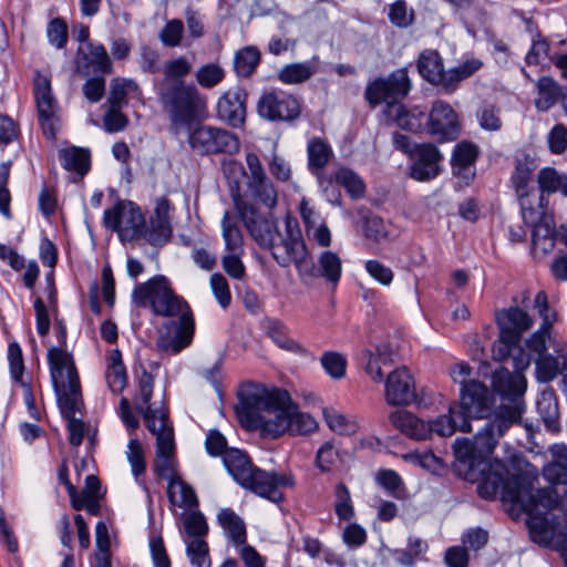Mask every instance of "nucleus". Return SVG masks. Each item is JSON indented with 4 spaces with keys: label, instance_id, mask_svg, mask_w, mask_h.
<instances>
[{
    "label": "nucleus",
    "instance_id": "1",
    "mask_svg": "<svg viewBox=\"0 0 567 567\" xmlns=\"http://www.w3.org/2000/svg\"><path fill=\"white\" fill-rule=\"evenodd\" d=\"M476 477L467 480L471 483H477V492L485 499H493L498 493L504 502H509L520 506L528 514L527 525L532 539H536L534 522L542 520L543 529L563 530L558 517L550 512L560 509V498L554 487H546L532 491L528 480L519 474H509L507 466L495 460L487 461V456L473 460V466Z\"/></svg>",
    "mask_w": 567,
    "mask_h": 567
},
{
    "label": "nucleus",
    "instance_id": "2",
    "mask_svg": "<svg viewBox=\"0 0 567 567\" xmlns=\"http://www.w3.org/2000/svg\"><path fill=\"white\" fill-rule=\"evenodd\" d=\"M512 374L507 369H498L493 373L494 390L503 396L511 399L509 404H501L495 411L494 417L478 430L474 440L456 439L453 444L455 455V472L464 480H474L475 472L471 470L473 460L491 455L498 440L514 424L520 421L523 413V395L526 381L516 372Z\"/></svg>",
    "mask_w": 567,
    "mask_h": 567
},
{
    "label": "nucleus",
    "instance_id": "3",
    "mask_svg": "<svg viewBox=\"0 0 567 567\" xmlns=\"http://www.w3.org/2000/svg\"><path fill=\"white\" fill-rule=\"evenodd\" d=\"M132 300L137 307H150L161 317L179 316L177 321L165 327V332L159 333L156 341L158 350L176 354L190 344L195 329L193 313L189 306L174 293L166 277L158 275L137 285Z\"/></svg>",
    "mask_w": 567,
    "mask_h": 567
},
{
    "label": "nucleus",
    "instance_id": "4",
    "mask_svg": "<svg viewBox=\"0 0 567 567\" xmlns=\"http://www.w3.org/2000/svg\"><path fill=\"white\" fill-rule=\"evenodd\" d=\"M190 72L192 64L185 56L168 60L163 68V78L156 85L158 101L175 135L189 128L207 112V97L195 84L184 80Z\"/></svg>",
    "mask_w": 567,
    "mask_h": 567
},
{
    "label": "nucleus",
    "instance_id": "5",
    "mask_svg": "<svg viewBox=\"0 0 567 567\" xmlns=\"http://www.w3.org/2000/svg\"><path fill=\"white\" fill-rule=\"evenodd\" d=\"M236 406L240 422L274 439L287 433L293 402L288 391L260 384H248L239 392Z\"/></svg>",
    "mask_w": 567,
    "mask_h": 567
},
{
    "label": "nucleus",
    "instance_id": "6",
    "mask_svg": "<svg viewBox=\"0 0 567 567\" xmlns=\"http://www.w3.org/2000/svg\"><path fill=\"white\" fill-rule=\"evenodd\" d=\"M136 384L134 406L142 414L147 430L156 436L155 473L171 483L177 477H174L175 442L173 426L168 423V413L162 408H152L154 377L145 368L137 377Z\"/></svg>",
    "mask_w": 567,
    "mask_h": 567
},
{
    "label": "nucleus",
    "instance_id": "7",
    "mask_svg": "<svg viewBox=\"0 0 567 567\" xmlns=\"http://www.w3.org/2000/svg\"><path fill=\"white\" fill-rule=\"evenodd\" d=\"M48 360L52 382L58 395L62 415L68 420L69 441L72 446H80L84 437V423L75 417L83 405L80 379L72 357L60 348H50Z\"/></svg>",
    "mask_w": 567,
    "mask_h": 567
},
{
    "label": "nucleus",
    "instance_id": "8",
    "mask_svg": "<svg viewBox=\"0 0 567 567\" xmlns=\"http://www.w3.org/2000/svg\"><path fill=\"white\" fill-rule=\"evenodd\" d=\"M223 462L240 486L272 503H280L284 499L281 489L293 485L291 475L260 470L238 449L226 450Z\"/></svg>",
    "mask_w": 567,
    "mask_h": 567
},
{
    "label": "nucleus",
    "instance_id": "9",
    "mask_svg": "<svg viewBox=\"0 0 567 567\" xmlns=\"http://www.w3.org/2000/svg\"><path fill=\"white\" fill-rule=\"evenodd\" d=\"M187 128L189 148L197 155L236 154L240 142L235 133L214 125H199ZM186 131L184 128L182 132Z\"/></svg>",
    "mask_w": 567,
    "mask_h": 567
},
{
    "label": "nucleus",
    "instance_id": "10",
    "mask_svg": "<svg viewBox=\"0 0 567 567\" xmlns=\"http://www.w3.org/2000/svg\"><path fill=\"white\" fill-rule=\"evenodd\" d=\"M103 224L107 229L115 231L122 241H132L140 239L145 218L136 204L118 200L104 212Z\"/></svg>",
    "mask_w": 567,
    "mask_h": 567
},
{
    "label": "nucleus",
    "instance_id": "11",
    "mask_svg": "<svg viewBox=\"0 0 567 567\" xmlns=\"http://www.w3.org/2000/svg\"><path fill=\"white\" fill-rule=\"evenodd\" d=\"M278 237L274 240V245L269 246L274 259L281 267L293 264L300 275L306 269L305 265L308 260V251L300 229L297 225L292 227L290 219H287L286 235L279 231Z\"/></svg>",
    "mask_w": 567,
    "mask_h": 567
},
{
    "label": "nucleus",
    "instance_id": "12",
    "mask_svg": "<svg viewBox=\"0 0 567 567\" xmlns=\"http://www.w3.org/2000/svg\"><path fill=\"white\" fill-rule=\"evenodd\" d=\"M231 197L236 210H259L264 207L269 210L278 203V190L270 177L252 182H245L243 189L237 186L231 189Z\"/></svg>",
    "mask_w": 567,
    "mask_h": 567
},
{
    "label": "nucleus",
    "instance_id": "13",
    "mask_svg": "<svg viewBox=\"0 0 567 567\" xmlns=\"http://www.w3.org/2000/svg\"><path fill=\"white\" fill-rule=\"evenodd\" d=\"M411 89L406 69H398L386 78H378L365 87L364 96L370 105L398 103Z\"/></svg>",
    "mask_w": 567,
    "mask_h": 567
},
{
    "label": "nucleus",
    "instance_id": "14",
    "mask_svg": "<svg viewBox=\"0 0 567 567\" xmlns=\"http://www.w3.org/2000/svg\"><path fill=\"white\" fill-rule=\"evenodd\" d=\"M262 118L271 122H292L300 116V100L281 90L265 91L257 103Z\"/></svg>",
    "mask_w": 567,
    "mask_h": 567
},
{
    "label": "nucleus",
    "instance_id": "15",
    "mask_svg": "<svg viewBox=\"0 0 567 567\" xmlns=\"http://www.w3.org/2000/svg\"><path fill=\"white\" fill-rule=\"evenodd\" d=\"M33 93L43 134L48 138H54L59 127L56 102L51 92L49 78L40 72H37L34 76Z\"/></svg>",
    "mask_w": 567,
    "mask_h": 567
},
{
    "label": "nucleus",
    "instance_id": "16",
    "mask_svg": "<svg viewBox=\"0 0 567 567\" xmlns=\"http://www.w3.org/2000/svg\"><path fill=\"white\" fill-rule=\"evenodd\" d=\"M410 159V176L417 182H429L441 174L444 156L434 144L421 143Z\"/></svg>",
    "mask_w": 567,
    "mask_h": 567
},
{
    "label": "nucleus",
    "instance_id": "17",
    "mask_svg": "<svg viewBox=\"0 0 567 567\" xmlns=\"http://www.w3.org/2000/svg\"><path fill=\"white\" fill-rule=\"evenodd\" d=\"M493 396L488 388L478 380H470L467 385L460 389L457 408L468 420L482 419L491 410Z\"/></svg>",
    "mask_w": 567,
    "mask_h": 567
},
{
    "label": "nucleus",
    "instance_id": "18",
    "mask_svg": "<svg viewBox=\"0 0 567 567\" xmlns=\"http://www.w3.org/2000/svg\"><path fill=\"white\" fill-rule=\"evenodd\" d=\"M456 112L444 101H435L429 115V132L439 142L454 141L460 134Z\"/></svg>",
    "mask_w": 567,
    "mask_h": 567
},
{
    "label": "nucleus",
    "instance_id": "19",
    "mask_svg": "<svg viewBox=\"0 0 567 567\" xmlns=\"http://www.w3.org/2000/svg\"><path fill=\"white\" fill-rule=\"evenodd\" d=\"M171 210L172 205L166 197L156 199L154 215L150 219V224H144L141 229L140 239H144L152 246H162L166 244L172 237L171 225Z\"/></svg>",
    "mask_w": 567,
    "mask_h": 567
},
{
    "label": "nucleus",
    "instance_id": "20",
    "mask_svg": "<svg viewBox=\"0 0 567 567\" xmlns=\"http://www.w3.org/2000/svg\"><path fill=\"white\" fill-rule=\"evenodd\" d=\"M384 398L389 405H409L416 398L415 382L405 368H398L390 372L384 380Z\"/></svg>",
    "mask_w": 567,
    "mask_h": 567
},
{
    "label": "nucleus",
    "instance_id": "21",
    "mask_svg": "<svg viewBox=\"0 0 567 567\" xmlns=\"http://www.w3.org/2000/svg\"><path fill=\"white\" fill-rule=\"evenodd\" d=\"M247 231L261 247L269 248L278 239L277 220L269 214L262 215L259 210H237Z\"/></svg>",
    "mask_w": 567,
    "mask_h": 567
},
{
    "label": "nucleus",
    "instance_id": "22",
    "mask_svg": "<svg viewBox=\"0 0 567 567\" xmlns=\"http://www.w3.org/2000/svg\"><path fill=\"white\" fill-rule=\"evenodd\" d=\"M246 92L239 87L225 92L217 102L218 117L234 127L240 126L246 116Z\"/></svg>",
    "mask_w": 567,
    "mask_h": 567
},
{
    "label": "nucleus",
    "instance_id": "23",
    "mask_svg": "<svg viewBox=\"0 0 567 567\" xmlns=\"http://www.w3.org/2000/svg\"><path fill=\"white\" fill-rule=\"evenodd\" d=\"M301 271V278H324L328 282L337 285L342 272V262L340 257L331 250L322 251L316 264L309 259Z\"/></svg>",
    "mask_w": 567,
    "mask_h": 567
},
{
    "label": "nucleus",
    "instance_id": "24",
    "mask_svg": "<svg viewBox=\"0 0 567 567\" xmlns=\"http://www.w3.org/2000/svg\"><path fill=\"white\" fill-rule=\"evenodd\" d=\"M492 352L494 360L512 359L516 372H523L530 364V355L520 347L519 341L507 338L502 331L493 344Z\"/></svg>",
    "mask_w": 567,
    "mask_h": 567
},
{
    "label": "nucleus",
    "instance_id": "25",
    "mask_svg": "<svg viewBox=\"0 0 567 567\" xmlns=\"http://www.w3.org/2000/svg\"><path fill=\"white\" fill-rule=\"evenodd\" d=\"M497 323L507 338L520 342L522 334L533 327V319L525 310L511 307L497 313Z\"/></svg>",
    "mask_w": 567,
    "mask_h": 567
},
{
    "label": "nucleus",
    "instance_id": "26",
    "mask_svg": "<svg viewBox=\"0 0 567 567\" xmlns=\"http://www.w3.org/2000/svg\"><path fill=\"white\" fill-rule=\"evenodd\" d=\"M537 168L536 161L529 155H522L515 159V169L512 174V183L520 199V207L524 218H527V208L525 198L529 194V184L533 181L534 172Z\"/></svg>",
    "mask_w": 567,
    "mask_h": 567
},
{
    "label": "nucleus",
    "instance_id": "27",
    "mask_svg": "<svg viewBox=\"0 0 567 567\" xmlns=\"http://www.w3.org/2000/svg\"><path fill=\"white\" fill-rule=\"evenodd\" d=\"M430 425L431 434L436 433L440 436H451L456 431L465 433L472 432L470 420L463 415L456 402L450 404L446 414L439 415L436 419L430 421Z\"/></svg>",
    "mask_w": 567,
    "mask_h": 567
},
{
    "label": "nucleus",
    "instance_id": "28",
    "mask_svg": "<svg viewBox=\"0 0 567 567\" xmlns=\"http://www.w3.org/2000/svg\"><path fill=\"white\" fill-rule=\"evenodd\" d=\"M392 425L413 440H426L431 436L430 422H425L406 410H396L389 415Z\"/></svg>",
    "mask_w": 567,
    "mask_h": 567
},
{
    "label": "nucleus",
    "instance_id": "29",
    "mask_svg": "<svg viewBox=\"0 0 567 567\" xmlns=\"http://www.w3.org/2000/svg\"><path fill=\"white\" fill-rule=\"evenodd\" d=\"M535 308L538 310L539 316L543 318V323L537 331H535L527 341L530 351L537 353L539 357L544 355L547 347L546 342L549 338V329L551 322L548 317V300L545 291H538L534 300Z\"/></svg>",
    "mask_w": 567,
    "mask_h": 567
},
{
    "label": "nucleus",
    "instance_id": "30",
    "mask_svg": "<svg viewBox=\"0 0 567 567\" xmlns=\"http://www.w3.org/2000/svg\"><path fill=\"white\" fill-rule=\"evenodd\" d=\"M420 75L434 85H442L446 90L447 71H444L440 54L433 50L423 51L417 59Z\"/></svg>",
    "mask_w": 567,
    "mask_h": 567
},
{
    "label": "nucleus",
    "instance_id": "31",
    "mask_svg": "<svg viewBox=\"0 0 567 567\" xmlns=\"http://www.w3.org/2000/svg\"><path fill=\"white\" fill-rule=\"evenodd\" d=\"M267 336L282 350L300 357L315 359L313 353L299 341L289 336V329L279 320H269L267 323Z\"/></svg>",
    "mask_w": 567,
    "mask_h": 567
},
{
    "label": "nucleus",
    "instance_id": "32",
    "mask_svg": "<svg viewBox=\"0 0 567 567\" xmlns=\"http://www.w3.org/2000/svg\"><path fill=\"white\" fill-rule=\"evenodd\" d=\"M388 124H396L400 128L416 132L422 126V112L409 111L400 103H390L383 110Z\"/></svg>",
    "mask_w": 567,
    "mask_h": 567
},
{
    "label": "nucleus",
    "instance_id": "33",
    "mask_svg": "<svg viewBox=\"0 0 567 567\" xmlns=\"http://www.w3.org/2000/svg\"><path fill=\"white\" fill-rule=\"evenodd\" d=\"M105 380L115 394L121 393L127 384V374L118 349H113L107 354Z\"/></svg>",
    "mask_w": 567,
    "mask_h": 567
},
{
    "label": "nucleus",
    "instance_id": "34",
    "mask_svg": "<svg viewBox=\"0 0 567 567\" xmlns=\"http://www.w3.org/2000/svg\"><path fill=\"white\" fill-rule=\"evenodd\" d=\"M308 168L318 178L333 155L331 146L320 137H312L307 145Z\"/></svg>",
    "mask_w": 567,
    "mask_h": 567
},
{
    "label": "nucleus",
    "instance_id": "35",
    "mask_svg": "<svg viewBox=\"0 0 567 567\" xmlns=\"http://www.w3.org/2000/svg\"><path fill=\"white\" fill-rule=\"evenodd\" d=\"M141 90L138 84L131 79L115 78L111 81L107 104L122 109L126 105L127 97L138 99Z\"/></svg>",
    "mask_w": 567,
    "mask_h": 567
},
{
    "label": "nucleus",
    "instance_id": "36",
    "mask_svg": "<svg viewBox=\"0 0 567 567\" xmlns=\"http://www.w3.org/2000/svg\"><path fill=\"white\" fill-rule=\"evenodd\" d=\"M219 525L227 537L237 546L247 540L246 524L243 518L230 508H223L217 515Z\"/></svg>",
    "mask_w": 567,
    "mask_h": 567
},
{
    "label": "nucleus",
    "instance_id": "37",
    "mask_svg": "<svg viewBox=\"0 0 567 567\" xmlns=\"http://www.w3.org/2000/svg\"><path fill=\"white\" fill-rule=\"evenodd\" d=\"M535 106L540 112L551 109L563 96L561 87L549 76H542L536 83Z\"/></svg>",
    "mask_w": 567,
    "mask_h": 567
},
{
    "label": "nucleus",
    "instance_id": "38",
    "mask_svg": "<svg viewBox=\"0 0 567 567\" xmlns=\"http://www.w3.org/2000/svg\"><path fill=\"white\" fill-rule=\"evenodd\" d=\"M534 249L543 254L550 252L556 244V229L551 217H543L533 229L532 238Z\"/></svg>",
    "mask_w": 567,
    "mask_h": 567
},
{
    "label": "nucleus",
    "instance_id": "39",
    "mask_svg": "<svg viewBox=\"0 0 567 567\" xmlns=\"http://www.w3.org/2000/svg\"><path fill=\"white\" fill-rule=\"evenodd\" d=\"M477 156L478 147L475 144L466 141L456 144L451 161L454 174L462 175L464 173L467 177Z\"/></svg>",
    "mask_w": 567,
    "mask_h": 567
},
{
    "label": "nucleus",
    "instance_id": "40",
    "mask_svg": "<svg viewBox=\"0 0 567 567\" xmlns=\"http://www.w3.org/2000/svg\"><path fill=\"white\" fill-rule=\"evenodd\" d=\"M317 72L315 62H296L286 64L278 73V80L285 84H301Z\"/></svg>",
    "mask_w": 567,
    "mask_h": 567
},
{
    "label": "nucleus",
    "instance_id": "41",
    "mask_svg": "<svg viewBox=\"0 0 567 567\" xmlns=\"http://www.w3.org/2000/svg\"><path fill=\"white\" fill-rule=\"evenodd\" d=\"M260 63V51L252 45L238 50L234 58V70L240 78H250Z\"/></svg>",
    "mask_w": 567,
    "mask_h": 567
},
{
    "label": "nucleus",
    "instance_id": "42",
    "mask_svg": "<svg viewBox=\"0 0 567 567\" xmlns=\"http://www.w3.org/2000/svg\"><path fill=\"white\" fill-rule=\"evenodd\" d=\"M543 476L551 484H567V447L554 451V461L543 468Z\"/></svg>",
    "mask_w": 567,
    "mask_h": 567
},
{
    "label": "nucleus",
    "instance_id": "43",
    "mask_svg": "<svg viewBox=\"0 0 567 567\" xmlns=\"http://www.w3.org/2000/svg\"><path fill=\"white\" fill-rule=\"evenodd\" d=\"M60 157L66 171H74L84 176L90 169V152L80 147H71L61 151Z\"/></svg>",
    "mask_w": 567,
    "mask_h": 567
},
{
    "label": "nucleus",
    "instance_id": "44",
    "mask_svg": "<svg viewBox=\"0 0 567 567\" xmlns=\"http://www.w3.org/2000/svg\"><path fill=\"white\" fill-rule=\"evenodd\" d=\"M245 159L247 165V172L244 169V166L237 161H229V163L227 164L229 171L240 172L245 176V182H252L269 177L264 168V165L259 156L256 153L248 152L245 156Z\"/></svg>",
    "mask_w": 567,
    "mask_h": 567
},
{
    "label": "nucleus",
    "instance_id": "45",
    "mask_svg": "<svg viewBox=\"0 0 567 567\" xmlns=\"http://www.w3.org/2000/svg\"><path fill=\"white\" fill-rule=\"evenodd\" d=\"M323 417L329 429L338 434L349 435L358 430L355 420L340 413L333 408H324Z\"/></svg>",
    "mask_w": 567,
    "mask_h": 567
},
{
    "label": "nucleus",
    "instance_id": "46",
    "mask_svg": "<svg viewBox=\"0 0 567 567\" xmlns=\"http://www.w3.org/2000/svg\"><path fill=\"white\" fill-rule=\"evenodd\" d=\"M221 228L226 249L230 252L240 251L243 246V234L237 223L233 220L229 212H225L223 216Z\"/></svg>",
    "mask_w": 567,
    "mask_h": 567
},
{
    "label": "nucleus",
    "instance_id": "47",
    "mask_svg": "<svg viewBox=\"0 0 567 567\" xmlns=\"http://www.w3.org/2000/svg\"><path fill=\"white\" fill-rule=\"evenodd\" d=\"M482 66V62L476 59L467 60L457 68L447 71L446 91L452 92L456 89L458 83L478 71Z\"/></svg>",
    "mask_w": 567,
    "mask_h": 567
},
{
    "label": "nucleus",
    "instance_id": "48",
    "mask_svg": "<svg viewBox=\"0 0 567 567\" xmlns=\"http://www.w3.org/2000/svg\"><path fill=\"white\" fill-rule=\"evenodd\" d=\"M195 79L199 86L212 89L225 79V70L218 63H206L197 69Z\"/></svg>",
    "mask_w": 567,
    "mask_h": 567
},
{
    "label": "nucleus",
    "instance_id": "49",
    "mask_svg": "<svg viewBox=\"0 0 567 567\" xmlns=\"http://www.w3.org/2000/svg\"><path fill=\"white\" fill-rule=\"evenodd\" d=\"M536 539L539 545L545 547H560L567 544V524L563 526V530L543 529V523L539 519L534 522Z\"/></svg>",
    "mask_w": 567,
    "mask_h": 567
},
{
    "label": "nucleus",
    "instance_id": "50",
    "mask_svg": "<svg viewBox=\"0 0 567 567\" xmlns=\"http://www.w3.org/2000/svg\"><path fill=\"white\" fill-rule=\"evenodd\" d=\"M320 363L327 374L334 379L340 380L346 375L347 371V359L346 357L337 351H326L320 357Z\"/></svg>",
    "mask_w": 567,
    "mask_h": 567
},
{
    "label": "nucleus",
    "instance_id": "51",
    "mask_svg": "<svg viewBox=\"0 0 567 567\" xmlns=\"http://www.w3.org/2000/svg\"><path fill=\"white\" fill-rule=\"evenodd\" d=\"M289 422L291 425L287 433L293 435H306L315 432L318 427L317 421L310 414L300 412L296 403H293V413L289 416Z\"/></svg>",
    "mask_w": 567,
    "mask_h": 567
},
{
    "label": "nucleus",
    "instance_id": "52",
    "mask_svg": "<svg viewBox=\"0 0 567 567\" xmlns=\"http://www.w3.org/2000/svg\"><path fill=\"white\" fill-rule=\"evenodd\" d=\"M336 181L343 186L353 198H360L364 195L365 186L358 174L349 168H340L336 173Z\"/></svg>",
    "mask_w": 567,
    "mask_h": 567
},
{
    "label": "nucleus",
    "instance_id": "53",
    "mask_svg": "<svg viewBox=\"0 0 567 567\" xmlns=\"http://www.w3.org/2000/svg\"><path fill=\"white\" fill-rule=\"evenodd\" d=\"M89 64L102 74L112 73V62L103 44L89 43V54L85 56Z\"/></svg>",
    "mask_w": 567,
    "mask_h": 567
},
{
    "label": "nucleus",
    "instance_id": "54",
    "mask_svg": "<svg viewBox=\"0 0 567 567\" xmlns=\"http://www.w3.org/2000/svg\"><path fill=\"white\" fill-rule=\"evenodd\" d=\"M126 458L131 464L132 473L137 480L146 471L145 454L142 443L133 437L128 441Z\"/></svg>",
    "mask_w": 567,
    "mask_h": 567
},
{
    "label": "nucleus",
    "instance_id": "55",
    "mask_svg": "<svg viewBox=\"0 0 567 567\" xmlns=\"http://www.w3.org/2000/svg\"><path fill=\"white\" fill-rule=\"evenodd\" d=\"M334 511L341 520H349L354 516V508L349 488L343 483L336 486Z\"/></svg>",
    "mask_w": 567,
    "mask_h": 567
},
{
    "label": "nucleus",
    "instance_id": "56",
    "mask_svg": "<svg viewBox=\"0 0 567 567\" xmlns=\"http://www.w3.org/2000/svg\"><path fill=\"white\" fill-rule=\"evenodd\" d=\"M183 33V21L179 19H173L165 23L158 34V38L165 47L176 48L182 44Z\"/></svg>",
    "mask_w": 567,
    "mask_h": 567
},
{
    "label": "nucleus",
    "instance_id": "57",
    "mask_svg": "<svg viewBox=\"0 0 567 567\" xmlns=\"http://www.w3.org/2000/svg\"><path fill=\"white\" fill-rule=\"evenodd\" d=\"M187 556L194 567H210L208 544L203 538H194L188 543Z\"/></svg>",
    "mask_w": 567,
    "mask_h": 567
},
{
    "label": "nucleus",
    "instance_id": "58",
    "mask_svg": "<svg viewBox=\"0 0 567 567\" xmlns=\"http://www.w3.org/2000/svg\"><path fill=\"white\" fill-rule=\"evenodd\" d=\"M11 166H12L11 161L0 163V213L7 219L11 218V210H10L11 195L7 187L9 176H10Z\"/></svg>",
    "mask_w": 567,
    "mask_h": 567
},
{
    "label": "nucleus",
    "instance_id": "59",
    "mask_svg": "<svg viewBox=\"0 0 567 567\" xmlns=\"http://www.w3.org/2000/svg\"><path fill=\"white\" fill-rule=\"evenodd\" d=\"M377 482L395 498L403 497V482L400 475L393 470H382L377 474Z\"/></svg>",
    "mask_w": 567,
    "mask_h": 567
},
{
    "label": "nucleus",
    "instance_id": "60",
    "mask_svg": "<svg viewBox=\"0 0 567 567\" xmlns=\"http://www.w3.org/2000/svg\"><path fill=\"white\" fill-rule=\"evenodd\" d=\"M268 169L271 176L280 182L288 183L292 178V169L288 161L285 157L278 155L276 152L271 154V157L267 162Z\"/></svg>",
    "mask_w": 567,
    "mask_h": 567
},
{
    "label": "nucleus",
    "instance_id": "61",
    "mask_svg": "<svg viewBox=\"0 0 567 567\" xmlns=\"http://www.w3.org/2000/svg\"><path fill=\"white\" fill-rule=\"evenodd\" d=\"M559 372V362L557 358L551 355H540L536 360V375L540 382H549L554 380Z\"/></svg>",
    "mask_w": 567,
    "mask_h": 567
},
{
    "label": "nucleus",
    "instance_id": "62",
    "mask_svg": "<svg viewBox=\"0 0 567 567\" xmlns=\"http://www.w3.org/2000/svg\"><path fill=\"white\" fill-rule=\"evenodd\" d=\"M563 174L553 167H544L538 172L537 182L542 193H556L559 190Z\"/></svg>",
    "mask_w": 567,
    "mask_h": 567
},
{
    "label": "nucleus",
    "instance_id": "63",
    "mask_svg": "<svg viewBox=\"0 0 567 567\" xmlns=\"http://www.w3.org/2000/svg\"><path fill=\"white\" fill-rule=\"evenodd\" d=\"M49 42L56 49H62L68 42V25L61 18L51 20L47 28Z\"/></svg>",
    "mask_w": 567,
    "mask_h": 567
},
{
    "label": "nucleus",
    "instance_id": "64",
    "mask_svg": "<svg viewBox=\"0 0 567 567\" xmlns=\"http://www.w3.org/2000/svg\"><path fill=\"white\" fill-rule=\"evenodd\" d=\"M547 142L553 154H563L567 150V127L556 124L548 133Z\"/></svg>",
    "mask_w": 567,
    "mask_h": 567
}]
</instances>
